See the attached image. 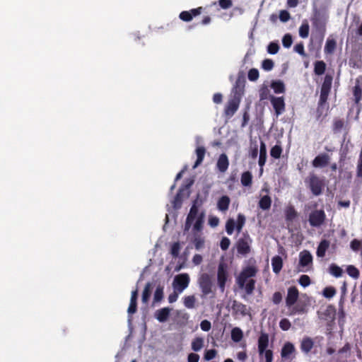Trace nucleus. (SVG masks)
I'll list each match as a JSON object with an SVG mask.
<instances>
[{
	"label": "nucleus",
	"mask_w": 362,
	"mask_h": 362,
	"mask_svg": "<svg viewBox=\"0 0 362 362\" xmlns=\"http://www.w3.org/2000/svg\"><path fill=\"white\" fill-rule=\"evenodd\" d=\"M282 153V148L280 145L274 146L270 151V155L272 158L278 159L281 157Z\"/></svg>",
	"instance_id": "nucleus-47"
},
{
	"label": "nucleus",
	"mask_w": 362,
	"mask_h": 362,
	"mask_svg": "<svg viewBox=\"0 0 362 362\" xmlns=\"http://www.w3.org/2000/svg\"><path fill=\"white\" fill-rule=\"evenodd\" d=\"M198 233H194V238L193 239V243L196 250H199L204 246V239Z\"/></svg>",
	"instance_id": "nucleus-40"
},
{
	"label": "nucleus",
	"mask_w": 362,
	"mask_h": 362,
	"mask_svg": "<svg viewBox=\"0 0 362 362\" xmlns=\"http://www.w3.org/2000/svg\"><path fill=\"white\" fill-rule=\"evenodd\" d=\"M197 160L194 163L193 168H196L203 161L206 153V148L204 146H199L196 148Z\"/></svg>",
	"instance_id": "nucleus-29"
},
{
	"label": "nucleus",
	"mask_w": 362,
	"mask_h": 362,
	"mask_svg": "<svg viewBox=\"0 0 362 362\" xmlns=\"http://www.w3.org/2000/svg\"><path fill=\"white\" fill-rule=\"evenodd\" d=\"M230 245V239L227 237H223L221 240V243H220L221 249L223 251H226L228 249Z\"/></svg>",
	"instance_id": "nucleus-60"
},
{
	"label": "nucleus",
	"mask_w": 362,
	"mask_h": 362,
	"mask_svg": "<svg viewBox=\"0 0 362 362\" xmlns=\"http://www.w3.org/2000/svg\"><path fill=\"white\" fill-rule=\"evenodd\" d=\"M267 160V148L266 144L264 141L260 142V148H259V156L258 164L260 167V172L263 171V166L265 165Z\"/></svg>",
	"instance_id": "nucleus-24"
},
{
	"label": "nucleus",
	"mask_w": 362,
	"mask_h": 362,
	"mask_svg": "<svg viewBox=\"0 0 362 362\" xmlns=\"http://www.w3.org/2000/svg\"><path fill=\"white\" fill-rule=\"evenodd\" d=\"M286 218L287 221H292L294 219V207L289 206L286 210Z\"/></svg>",
	"instance_id": "nucleus-61"
},
{
	"label": "nucleus",
	"mask_w": 362,
	"mask_h": 362,
	"mask_svg": "<svg viewBox=\"0 0 362 362\" xmlns=\"http://www.w3.org/2000/svg\"><path fill=\"white\" fill-rule=\"evenodd\" d=\"M228 279V265L223 262H221L218 266L217 270V284L221 292L225 291L226 284Z\"/></svg>",
	"instance_id": "nucleus-6"
},
{
	"label": "nucleus",
	"mask_w": 362,
	"mask_h": 362,
	"mask_svg": "<svg viewBox=\"0 0 362 362\" xmlns=\"http://www.w3.org/2000/svg\"><path fill=\"white\" fill-rule=\"evenodd\" d=\"M336 293V289L333 286H327L322 291L323 296L327 298H332Z\"/></svg>",
	"instance_id": "nucleus-50"
},
{
	"label": "nucleus",
	"mask_w": 362,
	"mask_h": 362,
	"mask_svg": "<svg viewBox=\"0 0 362 362\" xmlns=\"http://www.w3.org/2000/svg\"><path fill=\"white\" fill-rule=\"evenodd\" d=\"M271 103L277 115H279L285 110V103L282 97H271Z\"/></svg>",
	"instance_id": "nucleus-18"
},
{
	"label": "nucleus",
	"mask_w": 362,
	"mask_h": 362,
	"mask_svg": "<svg viewBox=\"0 0 362 362\" xmlns=\"http://www.w3.org/2000/svg\"><path fill=\"white\" fill-rule=\"evenodd\" d=\"M272 204V199L267 194V190H263L261 194V198L259 202V207L262 210H267L270 209Z\"/></svg>",
	"instance_id": "nucleus-21"
},
{
	"label": "nucleus",
	"mask_w": 362,
	"mask_h": 362,
	"mask_svg": "<svg viewBox=\"0 0 362 362\" xmlns=\"http://www.w3.org/2000/svg\"><path fill=\"white\" fill-rule=\"evenodd\" d=\"M329 241L325 239L320 243L316 251V255L318 257H325V252L329 247Z\"/></svg>",
	"instance_id": "nucleus-27"
},
{
	"label": "nucleus",
	"mask_w": 362,
	"mask_h": 362,
	"mask_svg": "<svg viewBox=\"0 0 362 362\" xmlns=\"http://www.w3.org/2000/svg\"><path fill=\"white\" fill-rule=\"evenodd\" d=\"M196 298L194 295L185 296L183 298L184 305L188 309H192L195 307Z\"/></svg>",
	"instance_id": "nucleus-38"
},
{
	"label": "nucleus",
	"mask_w": 362,
	"mask_h": 362,
	"mask_svg": "<svg viewBox=\"0 0 362 362\" xmlns=\"http://www.w3.org/2000/svg\"><path fill=\"white\" fill-rule=\"evenodd\" d=\"M180 247V243L179 242H175L171 245L170 254L174 258H177L179 256Z\"/></svg>",
	"instance_id": "nucleus-49"
},
{
	"label": "nucleus",
	"mask_w": 362,
	"mask_h": 362,
	"mask_svg": "<svg viewBox=\"0 0 362 362\" xmlns=\"http://www.w3.org/2000/svg\"><path fill=\"white\" fill-rule=\"evenodd\" d=\"M247 77L250 81H257L259 78V71L255 68L250 69L248 71Z\"/></svg>",
	"instance_id": "nucleus-54"
},
{
	"label": "nucleus",
	"mask_w": 362,
	"mask_h": 362,
	"mask_svg": "<svg viewBox=\"0 0 362 362\" xmlns=\"http://www.w3.org/2000/svg\"><path fill=\"white\" fill-rule=\"evenodd\" d=\"M203 346H204V339L202 337H197L192 340V349L194 351H200Z\"/></svg>",
	"instance_id": "nucleus-37"
},
{
	"label": "nucleus",
	"mask_w": 362,
	"mask_h": 362,
	"mask_svg": "<svg viewBox=\"0 0 362 362\" xmlns=\"http://www.w3.org/2000/svg\"><path fill=\"white\" fill-rule=\"evenodd\" d=\"M241 184L244 187H250L252 184V175L250 171L242 173L240 178Z\"/></svg>",
	"instance_id": "nucleus-30"
},
{
	"label": "nucleus",
	"mask_w": 362,
	"mask_h": 362,
	"mask_svg": "<svg viewBox=\"0 0 362 362\" xmlns=\"http://www.w3.org/2000/svg\"><path fill=\"white\" fill-rule=\"evenodd\" d=\"M199 286L204 296H208L212 293L213 284L209 274L204 273L198 279Z\"/></svg>",
	"instance_id": "nucleus-10"
},
{
	"label": "nucleus",
	"mask_w": 362,
	"mask_h": 362,
	"mask_svg": "<svg viewBox=\"0 0 362 362\" xmlns=\"http://www.w3.org/2000/svg\"><path fill=\"white\" fill-rule=\"evenodd\" d=\"M328 16L324 11L315 10L314 16L312 19L313 25L315 27L317 32V44L319 47L323 41L324 36L326 32V23Z\"/></svg>",
	"instance_id": "nucleus-1"
},
{
	"label": "nucleus",
	"mask_w": 362,
	"mask_h": 362,
	"mask_svg": "<svg viewBox=\"0 0 362 362\" xmlns=\"http://www.w3.org/2000/svg\"><path fill=\"white\" fill-rule=\"evenodd\" d=\"M230 199L228 196L223 195L219 198L217 202V208L221 211H226L228 209Z\"/></svg>",
	"instance_id": "nucleus-26"
},
{
	"label": "nucleus",
	"mask_w": 362,
	"mask_h": 362,
	"mask_svg": "<svg viewBox=\"0 0 362 362\" xmlns=\"http://www.w3.org/2000/svg\"><path fill=\"white\" fill-rule=\"evenodd\" d=\"M204 211H200L199 214L194 213L189 211L184 225V233H186L187 232L189 231L194 221L195 222L192 227V231L193 233H200L204 227Z\"/></svg>",
	"instance_id": "nucleus-2"
},
{
	"label": "nucleus",
	"mask_w": 362,
	"mask_h": 362,
	"mask_svg": "<svg viewBox=\"0 0 362 362\" xmlns=\"http://www.w3.org/2000/svg\"><path fill=\"white\" fill-rule=\"evenodd\" d=\"M305 182L314 195L318 196L322 193L325 185V181L315 173H310Z\"/></svg>",
	"instance_id": "nucleus-4"
},
{
	"label": "nucleus",
	"mask_w": 362,
	"mask_h": 362,
	"mask_svg": "<svg viewBox=\"0 0 362 362\" xmlns=\"http://www.w3.org/2000/svg\"><path fill=\"white\" fill-rule=\"evenodd\" d=\"M269 346V335L266 333H261L258 339V352L260 359L263 358V354Z\"/></svg>",
	"instance_id": "nucleus-17"
},
{
	"label": "nucleus",
	"mask_w": 362,
	"mask_h": 362,
	"mask_svg": "<svg viewBox=\"0 0 362 362\" xmlns=\"http://www.w3.org/2000/svg\"><path fill=\"white\" fill-rule=\"evenodd\" d=\"M200 327L203 331L208 332L211 328V324L209 320H204L200 323Z\"/></svg>",
	"instance_id": "nucleus-63"
},
{
	"label": "nucleus",
	"mask_w": 362,
	"mask_h": 362,
	"mask_svg": "<svg viewBox=\"0 0 362 362\" xmlns=\"http://www.w3.org/2000/svg\"><path fill=\"white\" fill-rule=\"evenodd\" d=\"M216 349H209L205 351L204 358L206 361H211L216 357Z\"/></svg>",
	"instance_id": "nucleus-57"
},
{
	"label": "nucleus",
	"mask_w": 362,
	"mask_h": 362,
	"mask_svg": "<svg viewBox=\"0 0 362 362\" xmlns=\"http://www.w3.org/2000/svg\"><path fill=\"white\" fill-rule=\"evenodd\" d=\"M329 156L325 153L317 156L313 160V165L315 168H324L329 163Z\"/></svg>",
	"instance_id": "nucleus-19"
},
{
	"label": "nucleus",
	"mask_w": 362,
	"mask_h": 362,
	"mask_svg": "<svg viewBox=\"0 0 362 362\" xmlns=\"http://www.w3.org/2000/svg\"><path fill=\"white\" fill-rule=\"evenodd\" d=\"M274 62L270 59L263 60L262 67L265 71H271L274 67Z\"/></svg>",
	"instance_id": "nucleus-56"
},
{
	"label": "nucleus",
	"mask_w": 362,
	"mask_h": 362,
	"mask_svg": "<svg viewBox=\"0 0 362 362\" xmlns=\"http://www.w3.org/2000/svg\"><path fill=\"white\" fill-rule=\"evenodd\" d=\"M279 49V45L277 42H272L267 47V52L271 54H275Z\"/></svg>",
	"instance_id": "nucleus-53"
},
{
	"label": "nucleus",
	"mask_w": 362,
	"mask_h": 362,
	"mask_svg": "<svg viewBox=\"0 0 362 362\" xmlns=\"http://www.w3.org/2000/svg\"><path fill=\"white\" fill-rule=\"evenodd\" d=\"M293 43L292 35L289 33L286 34L282 38L283 46L286 48H289Z\"/></svg>",
	"instance_id": "nucleus-52"
},
{
	"label": "nucleus",
	"mask_w": 362,
	"mask_h": 362,
	"mask_svg": "<svg viewBox=\"0 0 362 362\" xmlns=\"http://www.w3.org/2000/svg\"><path fill=\"white\" fill-rule=\"evenodd\" d=\"M170 311H171V309L168 307L158 309L155 313V317L160 322H165L169 318V316L170 315Z\"/></svg>",
	"instance_id": "nucleus-22"
},
{
	"label": "nucleus",
	"mask_w": 362,
	"mask_h": 362,
	"mask_svg": "<svg viewBox=\"0 0 362 362\" xmlns=\"http://www.w3.org/2000/svg\"><path fill=\"white\" fill-rule=\"evenodd\" d=\"M255 280L253 279H249V281L245 283L243 288H245L247 295H251L255 288Z\"/></svg>",
	"instance_id": "nucleus-43"
},
{
	"label": "nucleus",
	"mask_w": 362,
	"mask_h": 362,
	"mask_svg": "<svg viewBox=\"0 0 362 362\" xmlns=\"http://www.w3.org/2000/svg\"><path fill=\"white\" fill-rule=\"evenodd\" d=\"M315 300L306 294L299 295L298 290L296 288V313L304 314L313 308Z\"/></svg>",
	"instance_id": "nucleus-3"
},
{
	"label": "nucleus",
	"mask_w": 362,
	"mask_h": 362,
	"mask_svg": "<svg viewBox=\"0 0 362 362\" xmlns=\"http://www.w3.org/2000/svg\"><path fill=\"white\" fill-rule=\"evenodd\" d=\"M250 238H240L236 243L237 251L242 255H246L250 252Z\"/></svg>",
	"instance_id": "nucleus-16"
},
{
	"label": "nucleus",
	"mask_w": 362,
	"mask_h": 362,
	"mask_svg": "<svg viewBox=\"0 0 362 362\" xmlns=\"http://www.w3.org/2000/svg\"><path fill=\"white\" fill-rule=\"evenodd\" d=\"M270 86L276 93H281L285 91L284 83L280 80L272 81Z\"/></svg>",
	"instance_id": "nucleus-32"
},
{
	"label": "nucleus",
	"mask_w": 362,
	"mask_h": 362,
	"mask_svg": "<svg viewBox=\"0 0 362 362\" xmlns=\"http://www.w3.org/2000/svg\"><path fill=\"white\" fill-rule=\"evenodd\" d=\"M151 288H152L151 283L148 282L146 284L144 289L143 291V293H142L141 300L144 303H147L148 302L149 298L151 295Z\"/></svg>",
	"instance_id": "nucleus-35"
},
{
	"label": "nucleus",
	"mask_w": 362,
	"mask_h": 362,
	"mask_svg": "<svg viewBox=\"0 0 362 362\" xmlns=\"http://www.w3.org/2000/svg\"><path fill=\"white\" fill-rule=\"evenodd\" d=\"M298 281L304 288L308 286L311 283L310 278L306 274L301 275Z\"/></svg>",
	"instance_id": "nucleus-51"
},
{
	"label": "nucleus",
	"mask_w": 362,
	"mask_h": 362,
	"mask_svg": "<svg viewBox=\"0 0 362 362\" xmlns=\"http://www.w3.org/2000/svg\"><path fill=\"white\" fill-rule=\"evenodd\" d=\"M218 4L221 8L223 9L230 8L233 6L231 0H219Z\"/></svg>",
	"instance_id": "nucleus-62"
},
{
	"label": "nucleus",
	"mask_w": 362,
	"mask_h": 362,
	"mask_svg": "<svg viewBox=\"0 0 362 362\" xmlns=\"http://www.w3.org/2000/svg\"><path fill=\"white\" fill-rule=\"evenodd\" d=\"M322 340V337H316L315 340L312 339L309 337H305L300 342V349L304 354H308L311 351L312 349L316 347L315 344L320 343Z\"/></svg>",
	"instance_id": "nucleus-13"
},
{
	"label": "nucleus",
	"mask_w": 362,
	"mask_h": 362,
	"mask_svg": "<svg viewBox=\"0 0 362 362\" xmlns=\"http://www.w3.org/2000/svg\"><path fill=\"white\" fill-rule=\"evenodd\" d=\"M241 98L238 95L237 96L231 95L224 110L226 117L230 118L234 115L239 107Z\"/></svg>",
	"instance_id": "nucleus-11"
},
{
	"label": "nucleus",
	"mask_w": 362,
	"mask_h": 362,
	"mask_svg": "<svg viewBox=\"0 0 362 362\" xmlns=\"http://www.w3.org/2000/svg\"><path fill=\"white\" fill-rule=\"evenodd\" d=\"M243 337V331L239 327H235L231 330V339L233 341L239 342Z\"/></svg>",
	"instance_id": "nucleus-39"
},
{
	"label": "nucleus",
	"mask_w": 362,
	"mask_h": 362,
	"mask_svg": "<svg viewBox=\"0 0 362 362\" xmlns=\"http://www.w3.org/2000/svg\"><path fill=\"white\" fill-rule=\"evenodd\" d=\"M286 303L288 307L291 308L294 305V286L289 287L288 290V295L286 299Z\"/></svg>",
	"instance_id": "nucleus-41"
},
{
	"label": "nucleus",
	"mask_w": 362,
	"mask_h": 362,
	"mask_svg": "<svg viewBox=\"0 0 362 362\" xmlns=\"http://www.w3.org/2000/svg\"><path fill=\"white\" fill-rule=\"evenodd\" d=\"M257 271V267L255 266H248L244 268L236 279L239 288H243L247 279L255 276Z\"/></svg>",
	"instance_id": "nucleus-9"
},
{
	"label": "nucleus",
	"mask_w": 362,
	"mask_h": 362,
	"mask_svg": "<svg viewBox=\"0 0 362 362\" xmlns=\"http://www.w3.org/2000/svg\"><path fill=\"white\" fill-rule=\"evenodd\" d=\"M326 69V64L323 61H317L315 63L314 72L316 75H322Z\"/></svg>",
	"instance_id": "nucleus-36"
},
{
	"label": "nucleus",
	"mask_w": 362,
	"mask_h": 362,
	"mask_svg": "<svg viewBox=\"0 0 362 362\" xmlns=\"http://www.w3.org/2000/svg\"><path fill=\"white\" fill-rule=\"evenodd\" d=\"M229 166V160L228 158V156L225 153H222L219 156L217 163H216V167L218 170L221 173H225Z\"/></svg>",
	"instance_id": "nucleus-23"
},
{
	"label": "nucleus",
	"mask_w": 362,
	"mask_h": 362,
	"mask_svg": "<svg viewBox=\"0 0 362 362\" xmlns=\"http://www.w3.org/2000/svg\"><path fill=\"white\" fill-rule=\"evenodd\" d=\"M325 217V213L323 210H315L310 214V225L313 227H319L324 223Z\"/></svg>",
	"instance_id": "nucleus-12"
},
{
	"label": "nucleus",
	"mask_w": 362,
	"mask_h": 362,
	"mask_svg": "<svg viewBox=\"0 0 362 362\" xmlns=\"http://www.w3.org/2000/svg\"><path fill=\"white\" fill-rule=\"evenodd\" d=\"M202 11L203 8L202 6L196 8H192L189 11H183L180 13L179 18L182 21L189 22L193 19L194 17L200 15L202 13Z\"/></svg>",
	"instance_id": "nucleus-14"
},
{
	"label": "nucleus",
	"mask_w": 362,
	"mask_h": 362,
	"mask_svg": "<svg viewBox=\"0 0 362 362\" xmlns=\"http://www.w3.org/2000/svg\"><path fill=\"white\" fill-rule=\"evenodd\" d=\"M202 204V201L199 200V198L197 197L195 200L193 201V204H192L189 211H191L194 213L199 214L200 212L199 211V207Z\"/></svg>",
	"instance_id": "nucleus-59"
},
{
	"label": "nucleus",
	"mask_w": 362,
	"mask_h": 362,
	"mask_svg": "<svg viewBox=\"0 0 362 362\" xmlns=\"http://www.w3.org/2000/svg\"><path fill=\"white\" fill-rule=\"evenodd\" d=\"M333 77L330 74H326L322 84L321 90L330 92Z\"/></svg>",
	"instance_id": "nucleus-34"
},
{
	"label": "nucleus",
	"mask_w": 362,
	"mask_h": 362,
	"mask_svg": "<svg viewBox=\"0 0 362 362\" xmlns=\"http://www.w3.org/2000/svg\"><path fill=\"white\" fill-rule=\"evenodd\" d=\"M163 298V287L161 286H157L153 296V302H160Z\"/></svg>",
	"instance_id": "nucleus-46"
},
{
	"label": "nucleus",
	"mask_w": 362,
	"mask_h": 362,
	"mask_svg": "<svg viewBox=\"0 0 362 362\" xmlns=\"http://www.w3.org/2000/svg\"><path fill=\"white\" fill-rule=\"evenodd\" d=\"M231 309L233 315H240L244 317L249 315L250 308L247 306L236 300L232 302Z\"/></svg>",
	"instance_id": "nucleus-15"
},
{
	"label": "nucleus",
	"mask_w": 362,
	"mask_h": 362,
	"mask_svg": "<svg viewBox=\"0 0 362 362\" xmlns=\"http://www.w3.org/2000/svg\"><path fill=\"white\" fill-rule=\"evenodd\" d=\"M244 87L245 80L239 76L232 89L231 95L237 96L238 95L240 98H242L244 93Z\"/></svg>",
	"instance_id": "nucleus-20"
},
{
	"label": "nucleus",
	"mask_w": 362,
	"mask_h": 362,
	"mask_svg": "<svg viewBox=\"0 0 362 362\" xmlns=\"http://www.w3.org/2000/svg\"><path fill=\"white\" fill-rule=\"evenodd\" d=\"M336 47L337 42L335 40L328 38L324 49L325 53L328 54H332L334 52Z\"/></svg>",
	"instance_id": "nucleus-33"
},
{
	"label": "nucleus",
	"mask_w": 362,
	"mask_h": 362,
	"mask_svg": "<svg viewBox=\"0 0 362 362\" xmlns=\"http://www.w3.org/2000/svg\"><path fill=\"white\" fill-rule=\"evenodd\" d=\"M329 93V92L320 90V100L318 101V103H320V105H324L329 107L328 104L327 103Z\"/></svg>",
	"instance_id": "nucleus-55"
},
{
	"label": "nucleus",
	"mask_w": 362,
	"mask_h": 362,
	"mask_svg": "<svg viewBox=\"0 0 362 362\" xmlns=\"http://www.w3.org/2000/svg\"><path fill=\"white\" fill-rule=\"evenodd\" d=\"M294 351V346L291 342L286 343L281 349V356L283 358H287Z\"/></svg>",
	"instance_id": "nucleus-31"
},
{
	"label": "nucleus",
	"mask_w": 362,
	"mask_h": 362,
	"mask_svg": "<svg viewBox=\"0 0 362 362\" xmlns=\"http://www.w3.org/2000/svg\"><path fill=\"white\" fill-rule=\"evenodd\" d=\"M283 266V261L282 258L279 256L276 255L272 257V267L273 272L276 274L279 273V272L281 270Z\"/></svg>",
	"instance_id": "nucleus-28"
},
{
	"label": "nucleus",
	"mask_w": 362,
	"mask_h": 362,
	"mask_svg": "<svg viewBox=\"0 0 362 362\" xmlns=\"http://www.w3.org/2000/svg\"><path fill=\"white\" fill-rule=\"evenodd\" d=\"M189 282L190 278L187 273L177 274L173 281V289L177 293H182L188 287Z\"/></svg>",
	"instance_id": "nucleus-7"
},
{
	"label": "nucleus",
	"mask_w": 362,
	"mask_h": 362,
	"mask_svg": "<svg viewBox=\"0 0 362 362\" xmlns=\"http://www.w3.org/2000/svg\"><path fill=\"white\" fill-rule=\"evenodd\" d=\"M353 95L356 103H358L362 98V88L359 84H356L353 89Z\"/></svg>",
	"instance_id": "nucleus-45"
},
{
	"label": "nucleus",
	"mask_w": 362,
	"mask_h": 362,
	"mask_svg": "<svg viewBox=\"0 0 362 362\" xmlns=\"http://www.w3.org/2000/svg\"><path fill=\"white\" fill-rule=\"evenodd\" d=\"M344 126L343 119L339 118H334L333 121L332 130L334 133H338L341 132Z\"/></svg>",
	"instance_id": "nucleus-44"
},
{
	"label": "nucleus",
	"mask_w": 362,
	"mask_h": 362,
	"mask_svg": "<svg viewBox=\"0 0 362 362\" xmlns=\"http://www.w3.org/2000/svg\"><path fill=\"white\" fill-rule=\"evenodd\" d=\"M263 358H265V362L273 361V351L270 349L265 350L263 354Z\"/></svg>",
	"instance_id": "nucleus-64"
},
{
	"label": "nucleus",
	"mask_w": 362,
	"mask_h": 362,
	"mask_svg": "<svg viewBox=\"0 0 362 362\" xmlns=\"http://www.w3.org/2000/svg\"><path fill=\"white\" fill-rule=\"evenodd\" d=\"M346 272L351 277L355 279H358L360 275L359 270L354 265H349L346 267Z\"/></svg>",
	"instance_id": "nucleus-48"
},
{
	"label": "nucleus",
	"mask_w": 362,
	"mask_h": 362,
	"mask_svg": "<svg viewBox=\"0 0 362 362\" xmlns=\"http://www.w3.org/2000/svg\"><path fill=\"white\" fill-rule=\"evenodd\" d=\"M313 257L310 252L306 250L300 252L299 263L298 265V272H308L312 267Z\"/></svg>",
	"instance_id": "nucleus-8"
},
{
	"label": "nucleus",
	"mask_w": 362,
	"mask_h": 362,
	"mask_svg": "<svg viewBox=\"0 0 362 362\" xmlns=\"http://www.w3.org/2000/svg\"><path fill=\"white\" fill-rule=\"evenodd\" d=\"M329 272L335 277H340L343 273L342 269L334 263L329 265Z\"/></svg>",
	"instance_id": "nucleus-42"
},
{
	"label": "nucleus",
	"mask_w": 362,
	"mask_h": 362,
	"mask_svg": "<svg viewBox=\"0 0 362 362\" xmlns=\"http://www.w3.org/2000/svg\"><path fill=\"white\" fill-rule=\"evenodd\" d=\"M309 34V25L308 24H303L299 28V35L303 37H307Z\"/></svg>",
	"instance_id": "nucleus-58"
},
{
	"label": "nucleus",
	"mask_w": 362,
	"mask_h": 362,
	"mask_svg": "<svg viewBox=\"0 0 362 362\" xmlns=\"http://www.w3.org/2000/svg\"><path fill=\"white\" fill-rule=\"evenodd\" d=\"M137 298H138V290L136 289L132 292L130 303L128 308V313L132 315L136 312L137 310Z\"/></svg>",
	"instance_id": "nucleus-25"
},
{
	"label": "nucleus",
	"mask_w": 362,
	"mask_h": 362,
	"mask_svg": "<svg viewBox=\"0 0 362 362\" xmlns=\"http://www.w3.org/2000/svg\"><path fill=\"white\" fill-rule=\"evenodd\" d=\"M245 216L242 214H238L237 217V223H235L234 219L228 218L226 223V231L228 235H232L236 228L238 233H240L245 223Z\"/></svg>",
	"instance_id": "nucleus-5"
}]
</instances>
